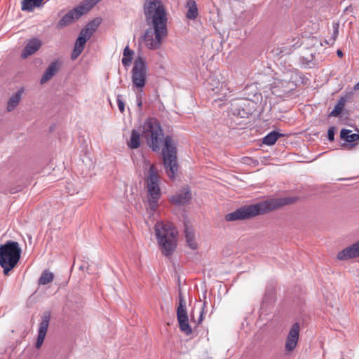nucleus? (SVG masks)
<instances>
[{"mask_svg": "<svg viewBox=\"0 0 359 359\" xmlns=\"http://www.w3.org/2000/svg\"><path fill=\"white\" fill-rule=\"evenodd\" d=\"M203 309H201L199 310L198 317L197 320L195 319L194 314L191 316V320L194 321V323H196V325H199L203 321Z\"/></svg>", "mask_w": 359, "mask_h": 359, "instance_id": "72a5a7b5", "label": "nucleus"}, {"mask_svg": "<svg viewBox=\"0 0 359 359\" xmlns=\"http://www.w3.org/2000/svg\"><path fill=\"white\" fill-rule=\"evenodd\" d=\"M353 90H359V82H358V83H357L354 86V87H353Z\"/></svg>", "mask_w": 359, "mask_h": 359, "instance_id": "58836bf2", "label": "nucleus"}, {"mask_svg": "<svg viewBox=\"0 0 359 359\" xmlns=\"http://www.w3.org/2000/svg\"><path fill=\"white\" fill-rule=\"evenodd\" d=\"M191 198V193L189 188H184L180 192L172 196L171 202L175 205H185Z\"/></svg>", "mask_w": 359, "mask_h": 359, "instance_id": "6ab92c4d", "label": "nucleus"}, {"mask_svg": "<svg viewBox=\"0 0 359 359\" xmlns=\"http://www.w3.org/2000/svg\"><path fill=\"white\" fill-rule=\"evenodd\" d=\"M142 92L138 91V93L137 95V104L139 107H142Z\"/></svg>", "mask_w": 359, "mask_h": 359, "instance_id": "e433bc0d", "label": "nucleus"}, {"mask_svg": "<svg viewBox=\"0 0 359 359\" xmlns=\"http://www.w3.org/2000/svg\"><path fill=\"white\" fill-rule=\"evenodd\" d=\"M299 337V325L296 323L293 324L290 330L288 335L286 339L285 348L287 352L292 351L298 342Z\"/></svg>", "mask_w": 359, "mask_h": 359, "instance_id": "2eb2a0df", "label": "nucleus"}, {"mask_svg": "<svg viewBox=\"0 0 359 359\" xmlns=\"http://www.w3.org/2000/svg\"><path fill=\"white\" fill-rule=\"evenodd\" d=\"M184 235L188 246L192 250H196L198 245L193 229L185 225Z\"/></svg>", "mask_w": 359, "mask_h": 359, "instance_id": "b1692460", "label": "nucleus"}, {"mask_svg": "<svg viewBox=\"0 0 359 359\" xmlns=\"http://www.w3.org/2000/svg\"><path fill=\"white\" fill-rule=\"evenodd\" d=\"M41 41L37 38L29 39L22 51L21 57L25 59L28 56L34 54L41 48Z\"/></svg>", "mask_w": 359, "mask_h": 359, "instance_id": "f3484780", "label": "nucleus"}, {"mask_svg": "<svg viewBox=\"0 0 359 359\" xmlns=\"http://www.w3.org/2000/svg\"><path fill=\"white\" fill-rule=\"evenodd\" d=\"M168 36V29L150 26L142 36V41L149 50H157L161 46L163 39Z\"/></svg>", "mask_w": 359, "mask_h": 359, "instance_id": "1a4fd4ad", "label": "nucleus"}, {"mask_svg": "<svg viewBox=\"0 0 359 359\" xmlns=\"http://www.w3.org/2000/svg\"><path fill=\"white\" fill-rule=\"evenodd\" d=\"M352 95L353 93L351 92L344 96L340 97L339 99L337 100V104L334 105L333 110L330 112V116H339L341 114L345 104L350 100Z\"/></svg>", "mask_w": 359, "mask_h": 359, "instance_id": "412c9836", "label": "nucleus"}, {"mask_svg": "<svg viewBox=\"0 0 359 359\" xmlns=\"http://www.w3.org/2000/svg\"><path fill=\"white\" fill-rule=\"evenodd\" d=\"M283 135L276 132V131H272L267 134L262 140V143L266 145H273L276 143L278 138L281 137Z\"/></svg>", "mask_w": 359, "mask_h": 359, "instance_id": "c85d7f7f", "label": "nucleus"}, {"mask_svg": "<svg viewBox=\"0 0 359 359\" xmlns=\"http://www.w3.org/2000/svg\"><path fill=\"white\" fill-rule=\"evenodd\" d=\"M339 34V25L337 23H334L333 25V33L329 39H325V42L330 46H332Z\"/></svg>", "mask_w": 359, "mask_h": 359, "instance_id": "2f4dec72", "label": "nucleus"}, {"mask_svg": "<svg viewBox=\"0 0 359 359\" xmlns=\"http://www.w3.org/2000/svg\"><path fill=\"white\" fill-rule=\"evenodd\" d=\"M176 154L175 144L172 137L169 135L166 136L164 141V147L162 149V155L166 173L172 180L175 178L178 169Z\"/></svg>", "mask_w": 359, "mask_h": 359, "instance_id": "423d86ee", "label": "nucleus"}, {"mask_svg": "<svg viewBox=\"0 0 359 359\" xmlns=\"http://www.w3.org/2000/svg\"><path fill=\"white\" fill-rule=\"evenodd\" d=\"M291 77L284 79H275L272 86V92L273 94L278 96L281 95V93H288L293 88L294 84L291 82Z\"/></svg>", "mask_w": 359, "mask_h": 359, "instance_id": "ddd939ff", "label": "nucleus"}, {"mask_svg": "<svg viewBox=\"0 0 359 359\" xmlns=\"http://www.w3.org/2000/svg\"><path fill=\"white\" fill-rule=\"evenodd\" d=\"M50 319V311H46L43 313L41 316V321L39 324V328L38 332L37 340L36 342V348H40L47 333V330L49 325V322Z\"/></svg>", "mask_w": 359, "mask_h": 359, "instance_id": "4468645a", "label": "nucleus"}, {"mask_svg": "<svg viewBox=\"0 0 359 359\" xmlns=\"http://www.w3.org/2000/svg\"><path fill=\"white\" fill-rule=\"evenodd\" d=\"M101 0H84L74 8L67 13L58 22V27H66L76 20L79 19L81 15L88 13L94 6H95Z\"/></svg>", "mask_w": 359, "mask_h": 359, "instance_id": "9d476101", "label": "nucleus"}, {"mask_svg": "<svg viewBox=\"0 0 359 359\" xmlns=\"http://www.w3.org/2000/svg\"><path fill=\"white\" fill-rule=\"evenodd\" d=\"M340 137L347 142L352 143L359 140V135L351 133V130L344 128L340 132Z\"/></svg>", "mask_w": 359, "mask_h": 359, "instance_id": "cd10ccee", "label": "nucleus"}, {"mask_svg": "<svg viewBox=\"0 0 359 359\" xmlns=\"http://www.w3.org/2000/svg\"><path fill=\"white\" fill-rule=\"evenodd\" d=\"M242 162L244 164L252 165V166H256L259 164V161L257 159H253L250 157H243L242 159Z\"/></svg>", "mask_w": 359, "mask_h": 359, "instance_id": "473e14b6", "label": "nucleus"}, {"mask_svg": "<svg viewBox=\"0 0 359 359\" xmlns=\"http://www.w3.org/2000/svg\"><path fill=\"white\" fill-rule=\"evenodd\" d=\"M359 257V241L337 253L339 260H348Z\"/></svg>", "mask_w": 359, "mask_h": 359, "instance_id": "dca6fc26", "label": "nucleus"}, {"mask_svg": "<svg viewBox=\"0 0 359 359\" xmlns=\"http://www.w3.org/2000/svg\"><path fill=\"white\" fill-rule=\"evenodd\" d=\"M61 67V62L59 60L52 62L44 72L40 83L44 84L50 80Z\"/></svg>", "mask_w": 359, "mask_h": 359, "instance_id": "a211bd4d", "label": "nucleus"}, {"mask_svg": "<svg viewBox=\"0 0 359 359\" xmlns=\"http://www.w3.org/2000/svg\"><path fill=\"white\" fill-rule=\"evenodd\" d=\"M43 0H22L21 9L23 11L32 12L35 8L41 7Z\"/></svg>", "mask_w": 359, "mask_h": 359, "instance_id": "393cba45", "label": "nucleus"}, {"mask_svg": "<svg viewBox=\"0 0 359 359\" xmlns=\"http://www.w3.org/2000/svg\"><path fill=\"white\" fill-rule=\"evenodd\" d=\"M149 166L148 175L146 177L149 207L152 212H155L158 206V200L161 192L159 187V176L154 165Z\"/></svg>", "mask_w": 359, "mask_h": 359, "instance_id": "39448f33", "label": "nucleus"}, {"mask_svg": "<svg viewBox=\"0 0 359 359\" xmlns=\"http://www.w3.org/2000/svg\"><path fill=\"white\" fill-rule=\"evenodd\" d=\"M130 149H135L140 147V135L136 130H133L130 140L127 142Z\"/></svg>", "mask_w": 359, "mask_h": 359, "instance_id": "bb28decb", "label": "nucleus"}, {"mask_svg": "<svg viewBox=\"0 0 359 359\" xmlns=\"http://www.w3.org/2000/svg\"><path fill=\"white\" fill-rule=\"evenodd\" d=\"M116 101H117V104H118L119 111L121 113H123L124 111V109H125V104H124V102L122 100L121 95H118L117 96V100Z\"/></svg>", "mask_w": 359, "mask_h": 359, "instance_id": "f704fd0d", "label": "nucleus"}, {"mask_svg": "<svg viewBox=\"0 0 359 359\" xmlns=\"http://www.w3.org/2000/svg\"><path fill=\"white\" fill-rule=\"evenodd\" d=\"M22 93L23 89L21 88L9 98L7 103V111L8 112L13 111L15 109V107L19 104L22 98Z\"/></svg>", "mask_w": 359, "mask_h": 359, "instance_id": "5701e85b", "label": "nucleus"}, {"mask_svg": "<svg viewBox=\"0 0 359 359\" xmlns=\"http://www.w3.org/2000/svg\"><path fill=\"white\" fill-rule=\"evenodd\" d=\"M144 13L147 25L167 28V13L161 0H145Z\"/></svg>", "mask_w": 359, "mask_h": 359, "instance_id": "7ed1b4c3", "label": "nucleus"}, {"mask_svg": "<svg viewBox=\"0 0 359 359\" xmlns=\"http://www.w3.org/2000/svg\"><path fill=\"white\" fill-rule=\"evenodd\" d=\"M147 69L145 59L142 56L138 55L134 61L131 70L133 88L137 89V91L142 92L143 88L146 85Z\"/></svg>", "mask_w": 359, "mask_h": 359, "instance_id": "6e6552de", "label": "nucleus"}, {"mask_svg": "<svg viewBox=\"0 0 359 359\" xmlns=\"http://www.w3.org/2000/svg\"><path fill=\"white\" fill-rule=\"evenodd\" d=\"M100 23L101 20L100 18H95L91 20L81 29V35H87L89 36V38H90L93 33L98 28Z\"/></svg>", "mask_w": 359, "mask_h": 359, "instance_id": "4be33fe9", "label": "nucleus"}, {"mask_svg": "<svg viewBox=\"0 0 359 359\" xmlns=\"http://www.w3.org/2000/svg\"><path fill=\"white\" fill-rule=\"evenodd\" d=\"M54 275L48 271H44L39 278V283L41 285H46L53 280Z\"/></svg>", "mask_w": 359, "mask_h": 359, "instance_id": "7c9ffc66", "label": "nucleus"}, {"mask_svg": "<svg viewBox=\"0 0 359 359\" xmlns=\"http://www.w3.org/2000/svg\"><path fill=\"white\" fill-rule=\"evenodd\" d=\"M21 248L19 243L15 241H7L0 245V266L4 269V275L15 266L20 258Z\"/></svg>", "mask_w": 359, "mask_h": 359, "instance_id": "20e7f679", "label": "nucleus"}, {"mask_svg": "<svg viewBox=\"0 0 359 359\" xmlns=\"http://www.w3.org/2000/svg\"><path fill=\"white\" fill-rule=\"evenodd\" d=\"M134 54V51L129 48L128 46H126L123 50V57L121 60V62L123 66L128 67L130 65L133 60V55Z\"/></svg>", "mask_w": 359, "mask_h": 359, "instance_id": "c756f323", "label": "nucleus"}, {"mask_svg": "<svg viewBox=\"0 0 359 359\" xmlns=\"http://www.w3.org/2000/svg\"><path fill=\"white\" fill-rule=\"evenodd\" d=\"M142 128V134L147 139L149 146L154 151L159 150L163 136L159 123L155 118H148Z\"/></svg>", "mask_w": 359, "mask_h": 359, "instance_id": "0eeeda50", "label": "nucleus"}, {"mask_svg": "<svg viewBox=\"0 0 359 359\" xmlns=\"http://www.w3.org/2000/svg\"><path fill=\"white\" fill-rule=\"evenodd\" d=\"M187 18L189 20H195L198 15L196 3L194 0H189L187 2Z\"/></svg>", "mask_w": 359, "mask_h": 359, "instance_id": "a878e982", "label": "nucleus"}, {"mask_svg": "<svg viewBox=\"0 0 359 359\" xmlns=\"http://www.w3.org/2000/svg\"><path fill=\"white\" fill-rule=\"evenodd\" d=\"M207 88L208 90L212 91L214 95H217V99L221 100L226 99L231 93L225 83H221L214 76H210L208 79Z\"/></svg>", "mask_w": 359, "mask_h": 359, "instance_id": "f8f14e48", "label": "nucleus"}, {"mask_svg": "<svg viewBox=\"0 0 359 359\" xmlns=\"http://www.w3.org/2000/svg\"><path fill=\"white\" fill-rule=\"evenodd\" d=\"M337 55H338L339 57H341L343 56V55H344V54H343L342 50H339H339H337Z\"/></svg>", "mask_w": 359, "mask_h": 359, "instance_id": "4c0bfd02", "label": "nucleus"}, {"mask_svg": "<svg viewBox=\"0 0 359 359\" xmlns=\"http://www.w3.org/2000/svg\"><path fill=\"white\" fill-rule=\"evenodd\" d=\"M90 39L89 36L87 35H81V32H80L78 39L76 41L74 48L72 53V59H76L79 55L83 52L84 46L87 41Z\"/></svg>", "mask_w": 359, "mask_h": 359, "instance_id": "aec40b11", "label": "nucleus"}, {"mask_svg": "<svg viewBox=\"0 0 359 359\" xmlns=\"http://www.w3.org/2000/svg\"><path fill=\"white\" fill-rule=\"evenodd\" d=\"M177 318L179 322V327L180 330L187 335L191 334L192 330L189 323V319L186 309V301L181 293H180L179 295V304L177 309Z\"/></svg>", "mask_w": 359, "mask_h": 359, "instance_id": "9b49d317", "label": "nucleus"}, {"mask_svg": "<svg viewBox=\"0 0 359 359\" xmlns=\"http://www.w3.org/2000/svg\"><path fill=\"white\" fill-rule=\"evenodd\" d=\"M335 128L330 127L327 131V138L330 142H332L334 139Z\"/></svg>", "mask_w": 359, "mask_h": 359, "instance_id": "c9c22d12", "label": "nucleus"}, {"mask_svg": "<svg viewBox=\"0 0 359 359\" xmlns=\"http://www.w3.org/2000/svg\"><path fill=\"white\" fill-rule=\"evenodd\" d=\"M155 236L163 255H171L176 249L177 231L175 226L163 221L157 222L155 225Z\"/></svg>", "mask_w": 359, "mask_h": 359, "instance_id": "f03ea898", "label": "nucleus"}, {"mask_svg": "<svg viewBox=\"0 0 359 359\" xmlns=\"http://www.w3.org/2000/svg\"><path fill=\"white\" fill-rule=\"evenodd\" d=\"M293 201L291 198H270L255 204L243 205L225 215L228 222L245 220L263 215Z\"/></svg>", "mask_w": 359, "mask_h": 359, "instance_id": "f257e3e1", "label": "nucleus"}]
</instances>
